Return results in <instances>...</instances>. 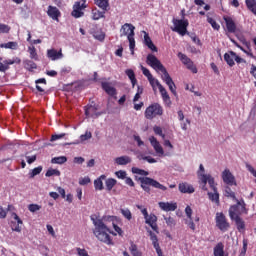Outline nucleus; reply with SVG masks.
Wrapping results in <instances>:
<instances>
[{
    "label": "nucleus",
    "instance_id": "1",
    "mask_svg": "<svg viewBox=\"0 0 256 256\" xmlns=\"http://www.w3.org/2000/svg\"><path fill=\"white\" fill-rule=\"evenodd\" d=\"M146 63H147V65L152 67V69H155V71H161L162 81H164V83H166V85H168L169 90L174 95V97H176V99H177L179 97L177 95V86L175 85V82L173 81V78H171V75H169V72H167V69L165 68V66H163L161 61H159V59L156 58L155 55L148 54V56L146 58Z\"/></svg>",
    "mask_w": 256,
    "mask_h": 256
},
{
    "label": "nucleus",
    "instance_id": "2",
    "mask_svg": "<svg viewBox=\"0 0 256 256\" xmlns=\"http://www.w3.org/2000/svg\"><path fill=\"white\" fill-rule=\"evenodd\" d=\"M131 171L134 175H142V177L136 178V181H139L140 187L145 191V193H151V187H154V189H160L161 191H167V188L163 184L159 183V181L151 177H147L149 175L148 171L138 167H132Z\"/></svg>",
    "mask_w": 256,
    "mask_h": 256
},
{
    "label": "nucleus",
    "instance_id": "3",
    "mask_svg": "<svg viewBox=\"0 0 256 256\" xmlns=\"http://www.w3.org/2000/svg\"><path fill=\"white\" fill-rule=\"evenodd\" d=\"M91 221L94 225L93 234L96 239L101 243H105V245H113V238H111V234L113 235V232L109 227H107V225H105V222L99 218L93 217H91Z\"/></svg>",
    "mask_w": 256,
    "mask_h": 256
},
{
    "label": "nucleus",
    "instance_id": "4",
    "mask_svg": "<svg viewBox=\"0 0 256 256\" xmlns=\"http://www.w3.org/2000/svg\"><path fill=\"white\" fill-rule=\"evenodd\" d=\"M141 71H142L143 75H145V77H147L150 85L153 88H155V85L158 87L161 97H162V101H164L165 105L167 107H171V97L169 96L167 89H165V87H163V85H161L159 80H156L155 78H153V74H151V71H149V69L145 68L144 66H141Z\"/></svg>",
    "mask_w": 256,
    "mask_h": 256
},
{
    "label": "nucleus",
    "instance_id": "5",
    "mask_svg": "<svg viewBox=\"0 0 256 256\" xmlns=\"http://www.w3.org/2000/svg\"><path fill=\"white\" fill-rule=\"evenodd\" d=\"M120 37H127L131 55L135 54V26L125 23L120 29Z\"/></svg>",
    "mask_w": 256,
    "mask_h": 256
},
{
    "label": "nucleus",
    "instance_id": "6",
    "mask_svg": "<svg viewBox=\"0 0 256 256\" xmlns=\"http://www.w3.org/2000/svg\"><path fill=\"white\" fill-rule=\"evenodd\" d=\"M236 204L232 205L229 209V217L233 219L235 217H240V215H247V204H245V200H235Z\"/></svg>",
    "mask_w": 256,
    "mask_h": 256
},
{
    "label": "nucleus",
    "instance_id": "7",
    "mask_svg": "<svg viewBox=\"0 0 256 256\" xmlns=\"http://www.w3.org/2000/svg\"><path fill=\"white\" fill-rule=\"evenodd\" d=\"M144 115L149 120H153L155 117H161L163 115V106L159 103H153L146 108Z\"/></svg>",
    "mask_w": 256,
    "mask_h": 256
},
{
    "label": "nucleus",
    "instance_id": "8",
    "mask_svg": "<svg viewBox=\"0 0 256 256\" xmlns=\"http://www.w3.org/2000/svg\"><path fill=\"white\" fill-rule=\"evenodd\" d=\"M172 23L174 25V28H172V31H174V33H178L182 37H184V35H187V28L189 27V20L174 18Z\"/></svg>",
    "mask_w": 256,
    "mask_h": 256
},
{
    "label": "nucleus",
    "instance_id": "9",
    "mask_svg": "<svg viewBox=\"0 0 256 256\" xmlns=\"http://www.w3.org/2000/svg\"><path fill=\"white\" fill-rule=\"evenodd\" d=\"M81 2L77 1L73 5V10L71 12L72 17L75 19H79L85 15V9H87V0H81Z\"/></svg>",
    "mask_w": 256,
    "mask_h": 256
},
{
    "label": "nucleus",
    "instance_id": "10",
    "mask_svg": "<svg viewBox=\"0 0 256 256\" xmlns=\"http://www.w3.org/2000/svg\"><path fill=\"white\" fill-rule=\"evenodd\" d=\"M215 221H216V227H218V229L220 231H223L224 233L225 231L229 230V227H231V224H229V222L227 221V217L222 212L216 213Z\"/></svg>",
    "mask_w": 256,
    "mask_h": 256
},
{
    "label": "nucleus",
    "instance_id": "11",
    "mask_svg": "<svg viewBox=\"0 0 256 256\" xmlns=\"http://www.w3.org/2000/svg\"><path fill=\"white\" fill-rule=\"evenodd\" d=\"M3 58L0 57V73H6L7 71H9L10 69V65H20L21 64V58L16 57L13 59H8V60H4L3 62Z\"/></svg>",
    "mask_w": 256,
    "mask_h": 256
},
{
    "label": "nucleus",
    "instance_id": "12",
    "mask_svg": "<svg viewBox=\"0 0 256 256\" xmlns=\"http://www.w3.org/2000/svg\"><path fill=\"white\" fill-rule=\"evenodd\" d=\"M178 58L183 63V65H186V67H187V69H189V71H191L194 74L198 72L197 66H195V64L193 63L191 58H188L187 55L179 52L178 53Z\"/></svg>",
    "mask_w": 256,
    "mask_h": 256
},
{
    "label": "nucleus",
    "instance_id": "13",
    "mask_svg": "<svg viewBox=\"0 0 256 256\" xmlns=\"http://www.w3.org/2000/svg\"><path fill=\"white\" fill-rule=\"evenodd\" d=\"M222 179H223V182L226 185H230V186L237 185V181L235 180V176L233 175V173H231L230 169H225L222 172Z\"/></svg>",
    "mask_w": 256,
    "mask_h": 256
},
{
    "label": "nucleus",
    "instance_id": "14",
    "mask_svg": "<svg viewBox=\"0 0 256 256\" xmlns=\"http://www.w3.org/2000/svg\"><path fill=\"white\" fill-rule=\"evenodd\" d=\"M146 225H149L153 231L159 233V227L157 226V216L153 213L144 218Z\"/></svg>",
    "mask_w": 256,
    "mask_h": 256
},
{
    "label": "nucleus",
    "instance_id": "15",
    "mask_svg": "<svg viewBox=\"0 0 256 256\" xmlns=\"http://www.w3.org/2000/svg\"><path fill=\"white\" fill-rule=\"evenodd\" d=\"M13 219L11 221V229L12 231H16V233H21V226L23 225V220H21V218H19V215H17V213H13L12 214Z\"/></svg>",
    "mask_w": 256,
    "mask_h": 256
},
{
    "label": "nucleus",
    "instance_id": "16",
    "mask_svg": "<svg viewBox=\"0 0 256 256\" xmlns=\"http://www.w3.org/2000/svg\"><path fill=\"white\" fill-rule=\"evenodd\" d=\"M223 19L225 21L228 33H235L237 31V24H235V20H233V18L230 16H224Z\"/></svg>",
    "mask_w": 256,
    "mask_h": 256
},
{
    "label": "nucleus",
    "instance_id": "17",
    "mask_svg": "<svg viewBox=\"0 0 256 256\" xmlns=\"http://www.w3.org/2000/svg\"><path fill=\"white\" fill-rule=\"evenodd\" d=\"M47 57L51 59V61H57L58 59H63V50L57 51L56 49L47 50Z\"/></svg>",
    "mask_w": 256,
    "mask_h": 256
},
{
    "label": "nucleus",
    "instance_id": "18",
    "mask_svg": "<svg viewBox=\"0 0 256 256\" xmlns=\"http://www.w3.org/2000/svg\"><path fill=\"white\" fill-rule=\"evenodd\" d=\"M201 181L204 185H207L208 183L213 191L217 190V186H215V178L211 175L201 174Z\"/></svg>",
    "mask_w": 256,
    "mask_h": 256
},
{
    "label": "nucleus",
    "instance_id": "19",
    "mask_svg": "<svg viewBox=\"0 0 256 256\" xmlns=\"http://www.w3.org/2000/svg\"><path fill=\"white\" fill-rule=\"evenodd\" d=\"M149 141H150L153 149L156 151V153L158 155H164L165 154V151L163 150V146H161L159 141H157V138L152 136V137L149 138Z\"/></svg>",
    "mask_w": 256,
    "mask_h": 256
},
{
    "label": "nucleus",
    "instance_id": "20",
    "mask_svg": "<svg viewBox=\"0 0 256 256\" xmlns=\"http://www.w3.org/2000/svg\"><path fill=\"white\" fill-rule=\"evenodd\" d=\"M160 209L162 211H176L177 210V203L176 202H159L158 203Z\"/></svg>",
    "mask_w": 256,
    "mask_h": 256
},
{
    "label": "nucleus",
    "instance_id": "21",
    "mask_svg": "<svg viewBox=\"0 0 256 256\" xmlns=\"http://www.w3.org/2000/svg\"><path fill=\"white\" fill-rule=\"evenodd\" d=\"M101 87L103 91H105V93H107V95H109L110 97H115V95H117V89L111 86L109 82H102Z\"/></svg>",
    "mask_w": 256,
    "mask_h": 256
},
{
    "label": "nucleus",
    "instance_id": "22",
    "mask_svg": "<svg viewBox=\"0 0 256 256\" xmlns=\"http://www.w3.org/2000/svg\"><path fill=\"white\" fill-rule=\"evenodd\" d=\"M86 117H99L101 113L97 112V106L95 105H88L84 108Z\"/></svg>",
    "mask_w": 256,
    "mask_h": 256
},
{
    "label": "nucleus",
    "instance_id": "23",
    "mask_svg": "<svg viewBox=\"0 0 256 256\" xmlns=\"http://www.w3.org/2000/svg\"><path fill=\"white\" fill-rule=\"evenodd\" d=\"M47 15H48V17H50L54 21H59V17L61 15V12L55 6H48Z\"/></svg>",
    "mask_w": 256,
    "mask_h": 256
},
{
    "label": "nucleus",
    "instance_id": "24",
    "mask_svg": "<svg viewBox=\"0 0 256 256\" xmlns=\"http://www.w3.org/2000/svg\"><path fill=\"white\" fill-rule=\"evenodd\" d=\"M178 189L180 191V193H195V188L193 187V185L187 183V182H182L179 184Z\"/></svg>",
    "mask_w": 256,
    "mask_h": 256
},
{
    "label": "nucleus",
    "instance_id": "25",
    "mask_svg": "<svg viewBox=\"0 0 256 256\" xmlns=\"http://www.w3.org/2000/svg\"><path fill=\"white\" fill-rule=\"evenodd\" d=\"M231 220L235 221L239 233L245 232V221L243 220V218H241V216H236Z\"/></svg>",
    "mask_w": 256,
    "mask_h": 256
},
{
    "label": "nucleus",
    "instance_id": "26",
    "mask_svg": "<svg viewBox=\"0 0 256 256\" xmlns=\"http://www.w3.org/2000/svg\"><path fill=\"white\" fill-rule=\"evenodd\" d=\"M144 44L147 45L148 49L151 51L157 52V46L153 44V40L149 37V33L144 32Z\"/></svg>",
    "mask_w": 256,
    "mask_h": 256
},
{
    "label": "nucleus",
    "instance_id": "27",
    "mask_svg": "<svg viewBox=\"0 0 256 256\" xmlns=\"http://www.w3.org/2000/svg\"><path fill=\"white\" fill-rule=\"evenodd\" d=\"M94 3L104 12H107L109 9H111L109 0H94Z\"/></svg>",
    "mask_w": 256,
    "mask_h": 256
},
{
    "label": "nucleus",
    "instance_id": "28",
    "mask_svg": "<svg viewBox=\"0 0 256 256\" xmlns=\"http://www.w3.org/2000/svg\"><path fill=\"white\" fill-rule=\"evenodd\" d=\"M224 61H226L229 67H233L235 65V52L230 51L229 53H225Z\"/></svg>",
    "mask_w": 256,
    "mask_h": 256
},
{
    "label": "nucleus",
    "instance_id": "29",
    "mask_svg": "<svg viewBox=\"0 0 256 256\" xmlns=\"http://www.w3.org/2000/svg\"><path fill=\"white\" fill-rule=\"evenodd\" d=\"M106 179H107V176L101 175L98 179H96L94 181V187H95L96 191H103V189H104L103 181H105Z\"/></svg>",
    "mask_w": 256,
    "mask_h": 256
},
{
    "label": "nucleus",
    "instance_id": "30",
    "mask_svg": "<svg viewBox=\"0 0 256 256\" xmlns=\"http://www.w3.org/2000/svg\"><path fill=\"white\" fill-rule=\"evenodd\" d=\"M132 159L129 156H120L115 158L116 165H129L131 163Z\"/></svg>",
    "mask_w": 256,
    "mask_h": 256
},
{
    "label": "nucleus",
    "instance_id": "31",
    "mask_svg": "<svg viewBox=\"0 0 256 256\" xmlns=\"http://www.w3.org/2000/svg\"><path fill=\"white\" fill-rule=\"evenodd\" d=\"M105 11H100L96 9L92 10V19L93 21H99V19H105Z\"/></svg>",
    "mask_w": 256,
    "mask_h": 256
},
{
    "label": "nucleus",
    "instance_id": "32",
    "mask_svg": "<svg viewBox=\"0 0 256 256\" xmlns=\"http://www.w3.org/2000/svg\"><path fill=\"white\" fill-rule=\"evenodd\" d=\"M23 65H24V68L27 69V71H33L34 69H37V64L29 59L24 60Z\"/></svg>",
    "mask_w": 256,
    "mask_h": 256
},
{
    "label": "nucleus",
    "instance_id": "33",
    "mask_svg": "<svg viewBox=\"0 0 256 256\" xmlns=\"http://www.w3.org/2000/svg\"><path fill=\"white\" fill-rule=\"evenodd\" d=\"M125 73L127 77L130 79L132 87H135V85H137V78H135V72L132 69H127Z\"/></svg>",
    "mask_w": 256,
    "mask_h": 256
},
{
    "label": "nucleus",
    "instance_id": "34",
    "mask_svg": "<svg viewBox=\"0 0 256 256\" xmlns=\"http://www.w3.org/2000/svg\"><path fill=\"white\" fill-rule=\"evenodd\" d=\"M129 251L132 256H143V253L139 250V248H137L136 244L133 242H131Z\"/></svg>",
    "mask_w": 256,
    "mask_h": 256
},
{
    "label": "nucleus",
    "instance_id": "35",
    "mask_svg": "<svg viewBox=\"0 0 256 256\" xmlns=\"http://www.w3.org/2000/svg\"><path fill=\"white\" fill-rule=\"evenodd\" d=\"M28 53L30 54V59H33L34 61H39V55L37 54V49L35 48V46H29Z\"/></svg>",
    "mask_w": 256,
    "mask_h": 256
},
{
    "label": "nucleus",
    "instance_id": "36",
    "mask_svg": "<svg viewBox=\"0 0 256 256\" xmlns=\"http://www.w3.org/2000/svg\"><path fill=\"white\" fill-rule=\"evenodd\" d=\"M105 185L107 191H112L113 187L117 185V180H115L114 178H108L105 181Z\"/></svg>",
    "mask_w": 256,
    "mask_h": 256
},
{
    "label": "nucleus",
    "instance_id": "37",
    "mask_svg": "<svg viewBox=\"0 0 256 256\" xmlns=\"http://www.w3.org/2000/svg\"><path fill=\"white\" fill-rule=\"evenodd\" d=\"M245 3L247 9L256 15V0H245Z\"/></svg>",
    "mask_w": 256,
    "mask_h": 256
},
{
    "label": "nucleus",
    "instance_id": "38",
    "mask_svg": "<svg viewBox=\"0 0 256 256\" xmlns=\"http://www.w3.org/2000/svg\"><path fill=\"white\" fill-rule=\"evenodd\" d=\"M208 197L212 203H216V205H219V192L214 191L213 192H208Z\"/></svg>",
    "mask_w": 256,
    "mask_h": 256
},
{
    "label": "nucleus",
    "instance_id": "39",
    "mask_svg": "<svg viewBox=\"0 0 256 256\" xmlns=\"http://www.w3.org/2000/svg\"><path fill=\"white\" fill-rule=\"evenodd\" d=\"M51 163L55 165H63V163H67V158L65 156L54 157L51 159Z\"/></svg>",
    "mask_w": 256,
    "mask_h": 256
},
{
    "label": "nucleus",
    "instance_id": "40",
    "mask_svg": "<svg viewBox=\"0 0 256 256\" xmlns=\"http://www.w3.org/2000/svg\"><path fill=\"white\" fill-rule=\"evenodd\" d=\"M121 214L127 221H131L133 219V214L131 213V210L129 208H122L120 209Z\"/></svg>",
    "mask_w": 256,
    "mask_h": 256
},
{
    "label": "nucleus",
    "instance_id": "41",
    "mask_svg": "<svg viewBox=\"0 0 256 256\" xmlns=\"http://www.w3.org/2000/svg\"><path fill=\"white\" fill-rule=\"evenodd\" d=\"M36 83V89L39 91V93H45V89H43L39 84L47 85V80L45 78H40L35 81Z\"/></svg>",
    "mask_w": 256,
    "mask_h": 256
},
{
    "label": "nucleus",
    "instance_id": "42",
    "mask_svg": "<svg viewBox=\"0 0 256 256\" xmlns=\"http://www.w3.org/2000/svg\"><path fill=\"white\" fill-rule=\"evenodd\" d=\"M41 171H43V166H38V167L32 169L29 172L30 179H33L34 177H37V175H40Z\"/></svg>",
    "mask_w": 256,
    "mask_h": 256
},
{
    "label": "nucleus",
    "instance_id": "43",
    "mask_svg": "<svg viewBox=\"0 0 256 256\" xmlns=\"http://www.w3.org/2000/svg\"><path fill=\"white\" fill-rule=\"evenodd\" d=\"M0 47L2 49H13V50H15V49H17L18 44H17V42H8V43L1 44Z\"/></svg>",
    "mask_w": 256,
    "mask_h": 256
},
{
    "label": "nucleus",
    "instance_id": "44",
    "mask_svg": "<svg viewBox=\"0 0 256 256\" xmlns=\"http://www.w3.org/2000/svg\"><path fill=\"white\" fill-rule=\"evenodd\" d=\"M45 175H46V177H53V175H55L56 177H60L61 171H59L57 169L50 168L47 170Z\"/></svg>",
    "mask_w": 256,
    "mask_h": 256
},
{
    "label": "nucleus",
    "instance_id": "45",
    "mask_svg": "<svg viewBox=\"0 0 256 256\" xmlns=\"http://www.w3.org/2000/svg\"><path fill=\"white\" fill-rule=\"evenodd\" d=\"M207 22L211 24L212 29L215 31H219V29H221V26L217 23V21L209 16L207 17Z\"/></svg>",
    "mask_w": 256,
    "mask_h": 256
},
{
    "label": "nucleus",
    "instance_id": "46",
    "mask_svg": "<svg viewBox=\"0 0 256 256\" xmlns=\"http://www.w3.org/2000/svg\"><path fill=\"white\" fill-rule=\"evenodd\" d=\"M225 196L226 197H230L231 199H233L234 201H237V197L235 196V192H233V190H231V187L227 186L225 188Z\"/></svg>",
    "mask_w": 256,
    "mask_h": 256
},
{
    "label": "nucleus",
    "instance_id": "47",
    "mask_svg": "<svg viewBox=\"0 0 256 256\" xmlns=\"http://www.w3.org/2000/svg\"><path fill=\"white\" fill-rule=\"evenodd\" d=\"M94 39H97V41H105V34L103 31H96L93 33Z\"/></svg>",
    "mask_w": 256,
    "mask_h": 256
},
{
    "label": "nucleus",
    "instance_id": "48",
    "mask_svg": "<svg viewBox=\"0 0 256 256\" xmlns=\"http://www.w3.org/2000/svg\"><path fill=\"white\" fill-rule=\"evenodd\" d=\"M137 158L139 160L143 159V161H147L148 163H157V160L151 156H143V154L138 155Z\"/></svg>",
    "mask_w": 256,
    "mask_h": 256
},
{
    "label": "nucleus",
    "instance_id": "49",
    "mask_svg": "<svg viewBox=\"0 0 256 256\" xmlns=\"http://www.w3.org/2000/svg\"><path fill=\"white\" fill-rule=\"evenodd\" d=\"M41 209V205L39 204H30L28 206V211H30V213H36V211H40Z\"/></svg>",
    "mask_w": 256,
    "mask_h": 256
},
{
    "label": "nucleus",
    "instance_id": "50",
    "mask_svg": "<svg viewBox=\"0 0 256 256\" xmlns=\"http://www.w3.org/2000/svg\"><path fill=\"white\" fill-rule=\"evenodd\" d=\"M153 131L155 135H159L162 139H165V134H163V129L160 126H154Z\"/></svg>",
    "mask_w": 256,
    "mask_h": 256
},
{
    "label": "nucleus",
    "instance_id": "51",
    "mask_svg": "<svg viewBox=\"0 0 256 256\" xmlns=\"http://www.w3.org/2000/svg\"><path fill=\"white\" fill-rule=\"evenodd\" d=\"M116 177H118V179H126L127 178V172L125 170H119L117 172H115Z\"/></svg>",
    "mask_w": 256,
    "mask_h": 256
},
{
    "label": "nucleus",
    "instance_id": "52",
    "mask_svg": "<svg viewBox=\"0 0 256 256\" xmlns=\"http://www.w3.org/2000/svg\"><path fill=\"white\" fill-rule=\"evenodd\" d=\"M91 137H93V134H91V132L86 131L85 134H82L80 136V140L83 141H88V139H91Z\"/></svg>",
    "mask_w": 256,
    "mask_h": 256
},
{
    "label": "nucleus",
    "instance_id": "53",
    "mask_svg": "<svg viewBox=\"0 0 256 256\" xmlns=\"http://www.w3.org/2000/svg\"><path fill=\"white\" fill-rule=\"evenodd\" d=\"M164 220L166 221L168 227H175V219L173 217H165Z\"/></svg>",
    "mask_w": 256,
    "mask_h": 256
},
{
    "label": "nucleus",
    "instance_id": "54",
    "mask_svg": "<svg viewBox=\"0 0 256 256\" xmlns=\"http://www.w3.org/2000/svg\"><path fill=\"white\" fill-rule=\"evenodd\" d=\"M9 31H11V27H9V25L0 23V33H9Z\"/></svg>",
    "mask_w": 256,
    "mask_h": 256
},
{
    "label": "nucleus",
    "instance_id": "55",
    "mask_svg": "<svg viewBox=\"0 0 256 256\" xmlns=\"http://www.w3.org/2000/svg\"><path fill=\"white\" fill-rule=\"evenodd\" d=\"M26 161L29 165H31L32 163H35V161H37V155H32V156H28V154H26Z\"/></svg>",
    "mask_w": 256,
    "mask_h": 256
},
{
    "label": "nucleus",
    "instance_id": "56",
    "mask_svg": "<svg viewBox=\"0 0 256 256\" xmlns=\"http://www.w3.org/2000/svg\"><path fill=\"white\" fill-rule=\"evenodd\" d=\"M89 183H91V178L88 176L79 179V185H89Z\"/></svg>",
    "mask_w": 256,
    "mask_h": 256
},
{
    "label": "nucleus",
    "instance_id": "57",
    "mask_svg": "<svg viewBox=\"0 0 256 256\" xmlns=\"http://www.w3.org/2000/svg\"><path fill=\"white\" fill-rule=\"evenodd\" d=\"M65 133H61V134H54L51 136L50 141H59V139H63V137H65Z\"/></svg>",
    "mask_w": 256,
    "mask_h": 256
},
{
    "label": "nucleus",
    "instance_id": "58",
    "mask_svg": "<svg viewBox=\"0 0 256 256\" xmlns=\"http://www.w3.org/2000/svg\"><path fill=\"white\" fill-rule=\"evenodd\" d=\"M185 213H186L188 219H190V220L193 219V217H192V215H193V209H191V206H187V207L185 208Z\"/></svg>",
    "mask_w": 256,
    "mask_h": 256
},
{
    "label": "nucleus",
    "instance_id": "59",
    "mask_svg": "<svg viewBox=\"0 0 256 256\" xmlns=\"http://www.w3.org/2000/svg\"><path fill=\"white\" fill-rule=\"evenodd\" d=\"M133 137H134V141L137 142L138 147L145 145V142H143V140H141L140 136L134 135Z\"/></svg>",
    "mask_w": 256,
    "mask_h": 256
},
{
    "label": "nucleus",
    "instance_id": "60",
    "mask_svg": "<svg viewBox=\"0 0 256 256\" xmlns=\"http://www.w3.org/2000/svg\"><path fill=\"white\" fill-rule=\"evenodd\" d=\"M186 225H188L189 229L192 231H195V222H193V218L189 219V221H186Z\"/></svg>",
    "mask_w": 256,
    "mask_h": 256
},
{
    "label": "nucleus",
    "instance_id": "61",
    "mask_svg": "<svg viewBox=\"0 0 256 256\" xmlns=\"http://www.w3.org/2000/svg\"><path fill=\"white\" fill-rule=\"evenodd\" d=\"M137 209H141V213L144 216V219H146L149 216V212H147V208H143L141 205H137Z\"/></svg>",
    "mask_w": 256,
    "mask_h": 256
},
{
    "label": "nucleus",
    "instance_id": "62",
    "mask_svg": "<svg viewBox=\"0 0 256 256\" xmlns=\"http://www.w3.org/2000/svg\"><path fill=\"white\" fill-rule=\"evenodd\" d=\"M125 183L126 185H129V187H135V182L131 177H126L125 178Z\"/></svg>",
    "mask_w": 256,
    "mask_h": 256
},
{
    "label": "nucleus",
    "instance_id": "63",
    "mask_svg": "<svg viewBox=\"0 0 256 256\" xmlns=\"http://www.w3.org/2000/svg\"><path fill=\"white\" fill-rule=\"evenodd\" d=\"M247 245H248V241L247 239L243 240V248L241 250V255H245L247 253Z\"/></svg>",
    "mask_w": 256,
    "mask_h": 256
},
{
    "label": "nucleus",
    "instance_id": "64",
    "mask_svg": "<svg viewBox=\"0 0 256 256\" xmlns=\"http://www.w3.org/2000/svg\"><path fill=\"white\" fill-rule=\"evenodd\" d=\"M113 227H114V231H116V233H118V235L120 237H123V230L121 229V227H119L118 225L116 224H113Z\"/></svg>",
    "mask_w": 256,
    "mask_h": 256
}]
</instances>
